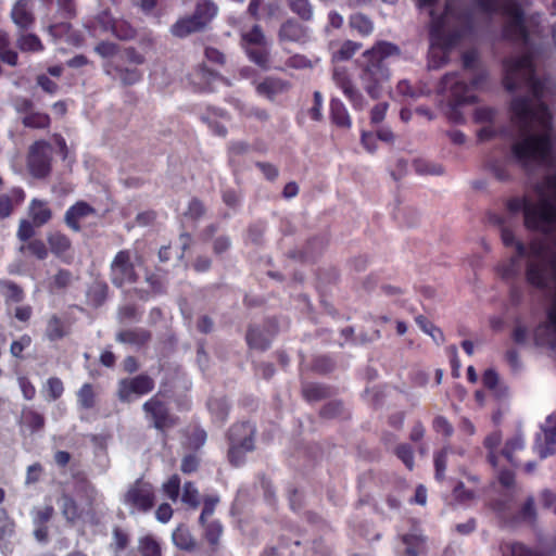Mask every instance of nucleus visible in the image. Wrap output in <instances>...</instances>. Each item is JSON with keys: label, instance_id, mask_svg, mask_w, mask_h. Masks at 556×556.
Returning a JSON list of instances; mask_svg holds the SVG:
<instances>
[{"label": "nucleus", "instance_id": "62", "mask_svg": "<svg viewBox=\"0 0 556 556\" xmlns=\"http://www.w3.org/2000/svg\"><path fill=\"white\" fill-rule=\"evenodd\" d=\"M303 394L308 401H317L319 399H323L327 391L324 387L319 384H306L303 388Z\"/></svg>", "mask_w": 556, "mask_h": 556}, {"label": "nucleus", "instance_id": "40", "mask_svg": "<svg viewBox=\"0 0 556 556\" xmlns=\"http://www.w3.org/2000/svg\"><path fill=\"white\" fill-rule=\"evenodd\" d=\"M523 447L525 440L521 435L518 434L506 442L505 447L501 452V456L511 465H517L515 460V453L521 451Z\"/></svg>", "mask_w": 556, "mask_h": 556}, {"label": "nucleus", "instance_id": "37", "mask_svg": "<svg viewBox=\"0 0 556 556\" xmlns=\"http://www.w3.org/2000/svg\"><path fill=\"white\" fill-rule=\"evenodd\" d=\"M206 214V206L202 200L197 197L190 199L184 216L192 222L202 219Z\"/></svg>", "mask_w": 556, "mask_h": 556}, {"label": "nucleus", "instance_id": "21", "mask_svg": "<svg viewBox=\"0 0 556 556\" xmlns=\"http://www.w3.org/2000/svg\"><path fill=\"white\" fill-rule=\"evenodd\" d=\"M309 38L307 27L290 18L281 24L278 31L280 42L305 43Z\"/></svg>", "mask_w": 556, "mask_h": 556}, {"label": "nucleus", "instance_id": "26", "mask_svg": "<svg viewBox=\"0 0 556 556\" xmlns=\"http://www.w3.org/2000/svg\"><path fill=\"white\" fill-rule=\"evenodd\" d=\"M59 504L61 513L67 522L74 523L84 517L85 508H80L72 495L63 493Z\"/></svg>", "mask_w": 556, "mask_h": 556}, {"label": "nucleus", "instance_id": "11", "mask_svg": "<svg viewBox=\"0 0 556 556\" xmlns=\"http://www.w3.org/2000/svg\"><path fill=\"white\" fill-rule=\"evenodd\" d=\"M110 278L111 282L117 288L137 281L138 275L130 250H121L116 253L110 265Z\"/></svg>", "mask_w": 556, "mask_h": 556}, {"label": "nucleus", "instance_id": "49", "mask_svg": "<svg viewBox=\"0 0 556 556\" xmlns=\"http://www.w3.org/2000/svg\"><path fill=\"white\" fill-rule=\"evenodd\" d=\"M520 256L517 254V257H511L505 264L498 266V274L503 279L509 280L518 276L519 274V264L518 258ZM528 260V256H525ZM528 262L526 263V265Z\"/></svg>", "mask_w": 556, "mask_h": 556}, {"label": "nucleus", "instance_id": "48", "mask_svg": "<svg viewBox=\"0 0 556 556\" xmlns=\"http://www.w3.org/2000/svg\"><path fill=\"white\" fill-rule=\"evenodd\" d=\"M146 282L149 285V290L151 291L152 295H160L166 292L165 278L157 273L147 274Z\"/></svg>", "mask_w": 556, "mask_h": 556}, {"label": "nucleus", "instance_id": "59", "mask_svg": "<svg viewBox=\"0 0 556 556\" xmlns=\"http://www.w3.org/2000/svg\"><path fill=\"white\" fill-rule=\"evenodd\" d=\"M200 467V458L195 454H188L184 456L180 464V470L184 473H193L195 472Z\"/></svg>", "mask_w": 556, "mask_h": 556}, {"label": "nucleus", "instance_id": "8", "mask_svg": "<svg viewBox=\"0 0 556 556\" xmlns=\"http://www.w3.org/2000/svg\"><path fill=\"white\" fill-rule=\"evenodd\" d=\"M142 412L149 426L166 437L167 432L179 424V417L172 412L161 391L142 404Z\"/></svg>", "mask_w": 556, "mask_h": 556}, {"label": "nucleus", "instance_id": "12", "mask_svg": "<svg viewBox=\"0 0 556 556\" xmlns=\"http://www.w3.org/2000/svg\"><path fill=\"white\" fill-rule=\"evenodd\" d=\"M51 146L46 140H37L30 147L27 156V165L31 175L36 178H45L51 172Z\"/></svg>", "mask_w": 556, "mask_h": 556}, {"label": "nucleus", "instance_id": "45", "mask_svg": "<svg viewBox=\"0 0 556 556\" xmlns=\"http://www.w3.org/2000/svg\"><path fill=\"white\" fill-rule=\"evenodd\" d=\"M350 26L362 36H369L374 30L372 22L363 14H354L350 18Z\"/></svg>", "mask_w": 556, "mask_h": 556}, {"label": "nucleus", "instance_id": "36", "mask_svg": "<svg viewBox=\"0 0 556 556\" xmlns=\"http://www.w3.org/2000/svg\"><path fill=\"white\" fill-rule=\"evenodd\" d=\"M501 442H502V434L500 432H493V433L489 434L484 440V445L489 450L488 458L493 467L500 466V460H501L502 456H501V454L497 455L495 453V451L500 446Z\"/></svg>", "mask_w": 556, "mask_h": 556}, {"label": "nucleus", "instance_id": "5", "mask_svg": "<svg viewBox=\"0 0 556 556\" xmlns=\"http://www.w3.org/2000/svg\"><path fill=\"white\" fill-rule=\"evenodd\" d=\"M399 55V47L388 41H379L362 54L359 80L371 99H379L386 90L391 78L388 60Z\"/></svg>", "mask_w": 556, "mask_h": 556}, {"label": "nucleus", "instance_id": "1", "mask_svg": "<svg viewBox=\"0 0 556 556\" xmlns=\"http://www.w3.org/2000/svg\"><path fill=\"white\" fill-rule=\"evenodd\" d=\"M503 86L513 93L509 103L510 121L519 130L511 144L513 159L523 168L553 166L555 152L552 142L551 116L543 102L545 81L534 70L531 54L510 56L504 61Z\"/></svg>", "mask_w": 556, "mask_h": 556}, {"label": "nucleus", "instance_id": "50", "mask_svg": "<svg viewBox=\"0 0 556 556\" xmlns=\"http://www.w3.org/2000/svg\"><path fill=\"white\" fill-rule=\"evenodd\" d=\"M72 280H73V275H72L71 270L61 268L52 277L51 289H53V290L66 289L72 283Z\"/></svg>", "mask_w": 556, "mask_h": 556}, {"label": "nucleus", "instance_id": "44", "mask_svg": "<svg viewBox=\"0 0 556 556\" xmlns=\"http://www.w3.org/2000/svg\"><path fill=\"white\" fill-rule=\"evenodd\" d=\"M0 287H2L5 290L7 302L21 303L25 298L23 289L17 283L11 280L0 279Z\"/></svg>", "mask_w": 556, "mask_h": 556}, {"label": "nucleus", "instance_id": "25", "mask_svg": "<svg viewBox=\"0 0 556 556\" xmlns=\"http://www.w3.org/2000/svg\"><path fill=\"white\" fill-rule=\"evenodd\" d=\"M28 219L36 227H42L52 218V211L45 200L33 199L28 206Z\"/></svg>", "mask_w": 556, "mask_h": 556}, {"label": "nucleus", "instance_id": "22", "mask_svg": "<svg viewBox=\"0 0 556 556\" xmlns=\"http://www.w3.org/2000/svg\"><path fill=\"white\" fill-rule=\"evenodd\" d=\"M94 213V208L84 201H78L65 212L64 222L75 232L81 230L80 220Z\"/></svg>", "mask_w": 556, "mask_h": 556}, {"label": "nucleus", "instance_id": "18", "mask_svg": "<svg viewBox=\"0 0 556 556\" xmlns=\"http://www.w3.org/2000/svg\"><path fill=\"white\" fill-rule=\"evenodd\" d=\"M255 91L258 96L274 101L278 96L287 93L291 84L288 80L278 77H266L260 81H253Z\"/></svg>", "mask_w": 556, "mask_h": 556}, {"label": "nucleus", "instance_id": "15", "mask_svg": "<svg viewBox=\"0 0 556 556\" xmlns=\"http://www.w3.org/2000/svg\"><path fill=\"white\" fill-rule=\"evenodd\" d=\"M34 0H17L11 10L12 22L21 31L30 29L36 21L34 11Z\"/></svg>", "mask_w": 556, "mask_h": 556}, {"label": "nucleus", "instance_id": "51", "mask_svg": "<svg viewBox=\"0 0 556 556\" xmlns=\"http://www.w3.org/2000/svg\"><path fill=\"white\" fill-rule=\"evenodd\" d=\"M362 45L352 40H346L342 43L340 49L333 53V59L344 61L351 59L359 49Z\"/></svg>", "mask_w": 556, "mask_h": 556}, {"label": "nucleus", "instance_id": "2", "mask_svg": "<svg viewBox=\"0 0 556 556\" xmlns=\"http://www.w3.org/2000/svg\"><path fill=\"white\" fill-rule=\"evenodd\" d=\"M438 0H417L419 9L430 15V49L428 67L437 70L447 61V51L456 42L471 34L479 16L483 20L492 14L505 17L504 36L510 40L528 43L523 12L514 0H477V8L469 11L462 0H446L443 10L437 8Z\"/></svg>", "mask_w": 556, "mask_h": 556}, {"label": "nucleus", "instance_id": "64", "mask_svg": "<svg viewBox=\"0 0 556 556\" xmlns=\"http://www.w3.org/2000/svg\"><path fill=\"white\" fill-rule=\"evenodd\" d=\"M509 556H534L533 553L520 543H508L505 545L504 554Z\"/></svg>", "mask_w": 556, "mask_h": 556}, {"label": "nucleus", "instance_id": "28", "mask_svg": "<svg viewBox=\"0 0 556 556\" xmlns=\"http://www.w3.org/2000/svg\"><path fill=\"white\" fill-rule=\"evenodd\" d=\"M270 47L269 43L245 47V54L249 60L255 63L262 70L268 71L270 70Z\"/></svg>", "mask_w": 556, "mask_h": 556}, {"label": "nucleus", "instance_id": "10", "mask_svg": "<svg viewBox=\"0 0 556 556\" xmlns=\"http://www.w3.org/2000/svg\"><path fill=\"white\" fill-rule=\"evenodd\" d=\"M154 379L148 374H139L130 378H124L117 384V397L123 403H130L135 397H141L154 390Z\"/></svg>", "mask_w": 556, "mask_h": 556}, {"label": "nucleus", "instance_id": "60", "mask_svg": "<svg viewBox=\"0 0 556 556\" xmlns=\"http://www.w3.org/2000/svg\"><path fill=\"white\" fill-rule=\"evenodd\" d=\"M454 496L457 501L466 503L476 497V490L473 488L467 489L464 482H458L454 488Z\"/></svg>", "mask_w": 556, "mask_h": 556}, {"label": "nucleus", "instance_id": "16", "mask_svg": "<svg viewBox=\"0 0 556 556\" xmlns=\"http://www.w3.org/2000/svg\"><path fill=\"white\" fill-rule=\"evenodd\" d=\"M99 22L119 40H131L137 35V29L129 22L116 20L108 11L99 15Z\"/></svg>", "mask_w": 556, "mask_h": 556}, {"label": "nucleus", "instance_id": "27", "mask_svg": "<svg viewBox=\"0 0 556 556\" xmlns=\"http://www.w3.org/2000/svg\"><path fill=\"white\" fill-rule=\"evenodd\" d=\"M20 425L28 429L31 433H35L43 429L46 418L33 407H24L22 409Z\"/></svg>", "mask_w": 556, "mask_h": 556}, {"label": "nucleus", "instance_id": "55", "mask_svg": "<svg viewBox=\"0 0 556 556\" xmlns=\"http://www.w3.org/2000/svg\"><path fill=\"white\" fill-rule=\"evenodd\" d=\"M229 164L232 167L233 175L237 176L240 173V161L243 155V143L237 142L229 147Z\"/></svg>", "mask_w": 556, "mask_h": 556}, {"label": "nucleus", "instance_id": "7", "mask_svg": "<svg viewBox=\"0 0 556 556\" xmlns=\"http://www.w3.org/2000/svg\"><path fill=\"white\" fill-rule=\"evenodd\" d=\"M218 7L212 0H198L191 15L179 18L170 27L173 36L185 38L205 29L217 15Z\"/></svg>", "mask_w": 556, "mask_h": 556}, {"label": "nucleus", "instance_id": "57", "mask_svg": "<svg viewBox=\"0 0 556 556\" xmlns=\"http://www.w3.org/2000/svg\"><path fill=\"white\" fill-rule=\"evenodd\" d=\"M27 250L30 254L41 261L46 260L49 254L46 243L40 239L30 240L27 244Z\"/></svg>", "mask_w": 556, "mask_h": 556}, {"label": "nucleus", "instance_id": "30", "mask_svg": "<svg viewBox=\"0 0 556 556\" xmlns=\"http://www.w3.org/2000/svg\"><path fill=\"white\" fill-rule=\"evenodd\" d=\"M70 333L68 327L56 315H52L47 323L46 336L50 341H58Z\"/></svg>", "mask_w": 556, "mask_h": 556}, {"label": "nucleus", "instance_id": "39", "mask_svg": "<svg viewBox=\"0 0 556 556\" xmlns=\"http://www.w3.org/2000/svg\"><path fill=\"white\" fill-rule=\"evenodd\" d=\"M115 73L118 75L121 83L125 86H131L142 79V73L136 67L114 66Z\"/></svg>", "mask_w": 556, "mask_h": 556}, {"label": "nucleus", "instance_id": "20", "mask_svg": "<svg viewBox=\"0 0 556 556\" xmlns=\"http://www.w3.org/2000/svg\"><path fill=\"white\" fill-rule=\"evenodd\" d=\"M227 438L229 442L228 460L231 465L239 467L243 462V424L232 425L227 432Z\"/></svg>", "mask_w": 556, "mask_h": 556}, {"label": "nucleus", "instance_id": "9", "mask_svg": "<svg viewBox=\"0 0 556 556\" xmlns=\"http://www.w3.org/2000/svg\"><path fill=\"white\" fill-rule=\"evenodd\" d=\"M123 502L134 511L148 513L155 505V490L151 483L138 479L128 488Z\"/></svg>", "mask_w": 556, "mask_h": 556}, {"label": "nucleus", "instance_id": "38", "mask_svg": "<svg viewBox=\"0 0 556 556\" xmlns=\"http://www.w3.org/2000/svg\"><path fill=\"white\" fill-rule=\"evenodd\" d=\"M248 341L252 349L265 350L269 345L270 334L268 331L252 327L249 331Z\"/></svg>", "mask_w": 556, "mask_h": 556}, {"label": "nucleus", "instance_id": "4", "mask_svg": "<svg viewBox=\"0 0 556 556\" xmlns=\"http://www.w3.org/2000/svg\"><path fill=\"white\" fill-rule=\"evenodd\" d=\"M527 283L554 299L547 312V319L533 332L534 344L556 353V252L545 253L534 244L525 270Z\"/></svg>", "mask_w": 556, "mask_h": 556}, {"label": "nucleus", "instance_id": "19", "mask_svg": "<svg viewBox=\"0 0 556 556\" xmlns=\"http://www.w3.org/2000/svg\"><path fill=\"white\" fill-rule=\"evenodd\" d=\"M543 435L538 434L534 448L541 458L547 457L555 451L556 445V416H548L545 427L542 428Z\"/></svg>", "mask_w": 556, "mask_h": 556}, {"label": "nucleus", "instance_id": "3", "mask_svg": "<svg viewBox=\"0 0 556 556\" xmlns=\"http://www.w3.org/2000/svg\"><path fill=\"white\" fill-rule=\"evenodd\" d=\"M536 202L531 199L515 198L508 201L507 208L515 214L523 212L525 225L528 229L542 232L549 237L551 242L533 240L529 247L518 241L511 229L503 225L501 218V238L506 247H514L519 256L531 255L532 247H542L544 254L556 252V173L548 175L535 187Z\"/></svg>", "mask_w": 556, "mask_h": 556}, {"label": "nucleus", "instance_id": "41", "mask_svg": "<svg viewBox=\"0 0 556 556\" xmlns=\"http://www.w3.org/2000/svg\"><path fill=\"white\" fill-rule=\"evenodd\" d=\"M138 552L140 556H162L160 543L151 535L139 540Z\"/></svg>", "mask_w": 556, "mask_h": 556}, {"label": "nucleus", "instance_id": "35", "mask_svg": "<svg viewBox=\"0 0 556 556\" xmlns=\"http://www.w3.org/2000/svg\"><path fill=\"white\" fill-rule=\"evenodd\" d=\"M43 393L47 401H58L64 393L63 381L58 377H50L43 386Z\"/></svg>", "mask_w": 556, "mask_h": 556}, {"label": "nucleus", "instance_id": "53", "mask_svg": "<svg viewBox=\"0 0 556 556\" xmlns=\"http://www.w3.org/2000/svg\"><path fill=\"white\" fill-rule=\"evenodd\" d=\"M181 480L178 475H172L169 479L163 484V491L166 496L172 501H177L180 493Z\"/></svg>", "mask_w": 556, "mask_h": 556}, {"label": "nucleus", "instance_id": "42", "mask_svg": "<svg viewBox=\"0 0 556 556\" xmlns=\"http://www.w3.org/2000/svg\"><path fill=\"white\" fill-rule=\"evenodd\" d=\"M407 556H419L425 549V539L419 534H406L403 536Z\"/></svg>", "mask_w": 556, "mask_h": 556}, {"label": "nucleus", "instance_id": "33", "mask_svg": "<svg viewBox=\"0 0 556 556\" xmlns=\"http://www.w3.org/2000/svg\"><path fill=\"white\" fill-rule=\"evenodd\" d=\"M17 48L23 52H41L45 47L35 34H22L16 40Z\"/></svg>", "mask_w": 556, "mask_h": 556}, {"label": "nucleus", "instance_id": "56", "mask_svg": "<svg viewBox=\"0 0 556 556\" xmlns=\"http://www.w3.org/2000/svg\"><path fill=\"white\" fill-rule=\"evenodd\" d=\"M35 227L29 219H21L16 233L18 240L22 242L29 241L35 236Z\"/></svg>", "mask_w": 556, "mask_h": 556}, {"label": "nucleus", "instance_id": "29", "mask_svg": "<svg viewBox=\"0 0 556 556\" xmlns=\"http://www.w3.org/2000/svg\"><path fill=\"white\" fill-rule=\"evenodd\" d=\"M330 116L332 123L338 127L350 128L351 127V117L345 105L338 99H332L330 102Z\"/></svg>", "mask_w": 556, "mask_h": 556}, {"label": "nucleus", "instance_id": "61", "mask_svg": "<svg viewBox=\"0 0 556 556\" xmlns=\"http://www.w3.org/2000/svg\"><path fill=\"white\" fill-rule=\"evenodd\" d=\"M249 47L261 46L269 43L265 38L262 29L258 26H254L249 34H245V45Z\"/></svg>", "mask_w": 556, "mask_h": 556}, {"label": "nucleus", "instance_id": "63", "mask_svg": "<svg viewBox=\"0 0 556 556\" xmlns=\"http://www.w3.org/2000/svg\"><path fill=\"white\" fill-rule=\"evenodd\" d=\"M396 456L405 464L408 469L414 466L413 450L408 444H401L395 448Z\"/></svg>", "mask_w": 556, "mask_h": 556}, {"label": "nucleus", "instance_id": "24", "mask_svg": "<svg viewBox=\"0 0 556 556\" xmlns=\"http://www.w3.org/2000/svg\"><path fill=\"white\" fill-rule=\"evenodd\" d=\"M152 339L150 330L137 327L124 329L117 332L116 340L124 344H129L136 348L146 346Z\"/></svg>", "mask_w": 556, "mask_h": 556}, {"label": "nucleus", "instance_id": "32", "mask_svg": "<svg viewBox=\"0 0 556 556\" xmlns=\"http://www.w3.org/2000/svg\"><path fill=\"white\" fill-rule=\"evenodd\" d=\"M26 128L30 129H48L51 125L50 115L43 112L33 111L21 119Z\"/></svg>", "mask_w": 556, "mask_h": 556}, {"label": "nucleus", "instance_id": "58", "mask_svg": "<svg viewBox=\"0 0 556 556\" xmlns=\"http://www.w3.org/2000/svg\"><path fill=\"white\" fill-rule=\"evenodd\" d=\"M31 343V338L28 334H23L18 340L11 343L10 352L14 357L22 358L23 352Z\"/></svg>", "mask_w": 556, "mask_h": 556}, {"label": "nucleus", "instance_id": "13", "mask_svg": "<svg viewBox=\"0 0 556 556\" xmlns=\"http://www.w3.org/2000/svg\"><path fill=\"white\" fill-rule=\"evenodd\" d=\"M188 80L195 92H213L218 85L230 86V81L205 65H199L188 75Z\"/></svg>", "mask_w": 556, "mask_h": 556}, {"label": "nucleus", "instance_id": "52", "mask_svg": "<svg viewBox=\"0 0 556 556\" xmlns=\"http://www.w3.org/2000/svg\"><path fill=\"white\" fill-rule=\"evenodd\" d=\"M49 34L54 39H70L71 38V31H72V25L68 22V20L64 22H55L48 27Z\"/></svg>", "mask_w": 556, "mask_h": 556}, {"label": "nucleus", "instance_id": "43", "mask_svg": "<svg viewBox=\"0 0 556 556\" xmlns=\"http://www.w3.org/2000/svg\"><path fill=\"white\" fill-rule=\"evenodd\" d=\"M497 110L491 106H479L473 112V121L481 125H494L497 118Z\"/></svg>", "mask_w": 556, "mask_h": 556}, {"label": "nucleus", "instance_id": "6", "mask_svg": "<svg viewBox=\"0 0 556 556\" xmlns=\"http://www.w3.org/2000/svg\"><path fill=\"white\" fill-rule=\"evenodd\" d=\"M471 78V85L468 86L463 77L457 73L446 74L440 85L438 91L450 98L455 105L473 101L471 89H480L488 81L489 74L484 68H476Z\"/></svg>", "mask_w": 556, "mask_h": 556}, {"label": "nucleus", "instance_id": "23", "mask_svg": "<svg viewBox=\"0 0 556 556\" xmlns=\"http://www.w3.org/2000/svg\"><path fill=\"white\" fill-rule=\"evenodd\" d=\"M25 198V191L21 187H13L8 193L0 194V220L10 217Z\"/></svg>", "mask_w": 556, "mask_h": 556}, {"label": "nucleus", "instance_id": "46", "mask_svg": "<svg viewBox=\"0 0 556 556\" xmlns=\"http://www.w3.org/2000/svg\"><path fill=\"white\" fill-rule=\"evenodd\" d=\"M181 502L190 508H197L200 505L199 491L190 481L184 484Z\"/></svg>", "mask_w": 556, "mask_h": 556}, {"label": "nucleus", "instance_id": "17", "mask_svg": "<svg viewBox=\"0 0 556 556\" xmlns=\"http://www.w3.org/2000/svg\"><path fill=\"white\" fill-rule=\"evenodd\" d=\"M51 253L65 264L73 262L72 241L61 231H52L47 236Z\"/></svg>", "mask_w": 556, "mask_h": 556}, {"label": "nucleus", "instance_id": "54", "mask_svg": "<svg viewBox=\"0 0 556 556\" xmlns=\"http://www.w3.org/2000/svg\"><path fill=\"white\" fill-rule=\"evenodd\" d=\"M81 498L85 501V506L87 513L93 511V506L97 500L98 492L96 488L90 484L89 482H86L79 490Z\"/></svg>", "mask_w": 556, "mask_h": 556}, {"label": "nucleus", "instance_id": "34", "mask_svg": "<svg viewBox=\"0 0 556 556\" xmlns=\"http://www.w3.org/2000/svg\"><path fill=\"white\" fill-rule=\"evenodd\" d=\"M173 542L178 548L184 551H191L195 545L191 533L184 526H179L175 529L173 532Z\"/></svg>", "mask_w": 556, "mask_h": 556}, {"label": "nucleus", "instance_id": "14", "mask_svg": "<svg viewBox=\"0 0 556 556\" xmlns=\"http://www.w3.org/2000/svg\"><path fill=\"white\" fill-rule=\"evenodd\" d=\"M332 80L339 87L356 110L366 106V100L359 90L354 86L346 68L336 67L332 73Z\"/></svg>", "mask_w": 556, "mask_h": 556}, {"label": "nucleus", "instance_id": "47", "mask_svg": "<svg viewBox=\"0 0 556 556\" xmlns=\"http://www.w3.org/2000/svg\"><path fill=\"white\" fill-rule=\"evenodd\" d=\"M288 4L291 11L302 20L309 21L313 17V7L309 0H288Z\"/></svg>", "mask_w": 556, "mask_h": 556}, {"label": "nucleus", "instance_id": "31", "mask_svg": "<svg viewBox=\"0 0 556 556\" xmlns=\"http://www.w3.org/2000/svg\"><path fill=\"white\" fill-rule=\"evenodd\" d=\"M77 404L81 409H92L97 404V393L91 383H84L76 393Z\"/></svg>", "mask_w": 556, "mask_h": 556}]
</instances>
